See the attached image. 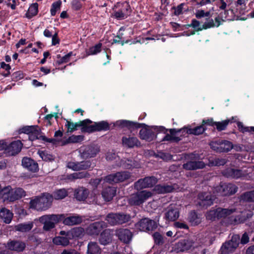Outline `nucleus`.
Returning a JSON list of instances; mask_svg holds the SVG:
<instances>
[{
	"instance_id": "1",
	"label": "nucleus",
	"mask_w": 254,
	"mask_h": 254,
	"mask_svg": "<svg viewBox=\"0 0 254 254\" xmlns=\"http://www.w3.org/2000/svg\"><path fill=\"white\" fill-rule=\"evenodd\" d=\"M52 201V195L49 193L43 194L31 199L30 202V207L37 211H45L50 208Z\"/></svg>"
},
{
	"instance_id": "2",
	"label": "nucleus",
	"mask_w": 254,
	"mask_h": 254,
	"mask_svg": "<svg viewBox=\"0 0 254 254\" xmlns=\"http://www.w3.org/2000/svg\"><path fill=\"white\" fill-rule=\"evenodd\" d=\"M154 131L163 132L165 134L167 129L162 126H154L151 127L143 128L139 131L140 137L141 139L147 141H152L156 137Z\"/></svg>"
},
{
	"instance_id": "3",
	"label": "nucleus",
	"mask_w": 254,
	"mask_h": 254,
	"mask_svg": "<svg viewBox=\"0 0 254 254\" xmlns=\"http://www.w3.org/2000/svg\"><path fill=\"white\" fill-rule=\"evenodd\" d=\"M64 215H44L40 217L39 221L43 224V229L49 231L55 227V225L63 217Z\"/></svg>"
},
{
	"instance_id": "4",
	"label": "nucleus",
	"mask_w": 254,
	"mask_h": 254,
	"mask_svg": "<svg viewBox=\"0 0 254 254\" xmlns=\"http://www.w3.org/2000/svg\"><path fill=\"white\" fill-rule=\"evenodd\" d=\"M130 219L129 215L124 213H109L106 218V220L111 226L122 224L128 222Z\"/></svg>"
},
{
	"instance_id": "5",
	"label": "nucleus",
	"mask_w": 254,
	"mask_h": 254,
	"mask_svg": "<svg viewBox=\"0 0 254 254\" xmlns=\"http://www.w3.org/2000/svg\"><path fill=\"white\" fill-rule=\"evenodd\" d=\"M152 193L150 191L143 190L131 194L128 202L132 205H139L150 197Z\"/></svg>"
},
{
	"instance_id": "6",
	"label": "nucleus",
	"mask_w": 254,
	"mask_h": 254,
	"mask_svg": "<svg viewBox=\"0 0 254 254\" xmlns=\"http://www.w3.org/2000/svg\"><path fill=\"white\" fill-rule=\"evenodd\" d=\"M119 10L115 12L114 16L118 19H125L129 16L131 12V8L127 1L118 2L115 6Z\"/></svg>"
},
{
	"instance_id": "7",
	"label": "nucleus",
	"mask_w": 254,
	"mask_h": 254,
	"mask_svg": "<svg viewBox=\"0 0 254 254\" xmlns=\"http://www.w3.org/2000/svg\"><path fill=\"white\" fill-rule=\"evenodd\" d=\"M237 191V187L232 184H221L214 189V193L221 195H229L236 193Z\"/></svg>"
},
{
	"instance_id": "8",
	"label": "nucleus",
	"mask_w": 254,
	"mask_h": 254,
	"mask_svg": "<svg viewBox=\"0 0 254 254\" xmlns=\"http://www.w3.org/2000/svg\"><path fill=\"white\" fill-rule=\"evenodd\" d=\"M130 177V174L128 172L124 171L109 175L106 177L104 180L105 182L110 184L124 182L129 179Z\"/></svg>"
},
{
	"instance_id": "9",
	"label": "nucleus",
	"mask_w": 254,
	"mask_h": 254,
	"mask_svg": "<svg viewBox=\"0 0 254 254\" xmlns=\"http://www.w3.org/2000/svg\"><path fill=\"white\" fill-rule=\"evenodd\" d=\"M157 227L156 223L152 220L148 218L141 219L139 222L135 225L136 229L140 231H151L156 229Z\"/></svg>"
},
{
	"instance_id": "10",
	"label": "nucleus",
	"mask_w": 254,
	"mask_h": 254,
	"mask_svg": "<svg viewBox=\"0 0 254 254\" xmlns=\"http://www.w3.org/2000/svg\"><path fill=\"white\" fill-rule=\"evenodd\" d=\"M240 238L238 235H233L231 240L225 244L221 247V250L223 253L228 254L234 251L239 244Z\"/></svg>"
},
{
	"instance_id": "11",
	"label": "nucleus",
	"mask_w": 254,
	"mask_h": 254,
	"mask_svg": "<svg viewBox=\"0 0 254 254\" xmlns=\"http://www.w3.org/2000/svg\"><path fill=\"white\" fill-rule=\"evenodd\" d=\"M180 215L179 207L176 204H170L166 209L165 213V218L169 221L177 220Z\"/></svg>"
},
{
	"instance_id": "12",
	"label": "nucleus",
	"mask_w": 254,
	"mask_h": 254,
	"mask_svg": "<svg viewBox=\"0 0 254 254\" xmlns=\"http://www.w3.org/2000/svg\"><path fill=\"white\" fill-rule=\"evenodd\" d=\"M107 226V224L104 221L95 222L88 226L86 232L90 235H98L103 228Z\"/></svg>"
},
{
	"instance_id": "13",
	"label": "nucleus",
	"mask_w": 254,
	"mask_h": 254,
	"mask_svg": "<svg viewBox=\"0 0 254 254\" xmlns=\"http://www.w3.org/2000/svg\"><path fill=\"white\" fill-rule=\"evenodd\" d=\"M198 198L199 205L204 207L211 205L214 199V196H212L210 192L200 193L198 194Z\"/></svg>"
},
{
	"instance_id": "14",
	"label": "nucleus",
	"mask_w": 254,
	"mask_h": 254,
	"mask_svg": "<svg viewBox=\"0 0 254 254\" xmlns=\"http://www.w3.org/2000/svg\"><path fill=\"white\" fill-rule=\"evenodd\" d=\"M91 163L89 161L80 162H69L67 164V167L73 170L79 171L86 170L90 168Z\"/></svg>"
},
{
	"instance_id": "15",
	"label": "nucleus",
	"mask_w": 254,
	"mask_h": 254,
	"mask_svg": "<svg viewBox=\"0 0 254 254\" xmlns=\"http://www.w3.org/2000/svg\"><path fill=\"white\" fill-rule=\"evenodd\" d=\"M22 166L32 172H37L39 170L38 164L30 158L25 157L22 160Z\"/></svg>"
},
{
	"instance_id": "16",
	"label": "nucleus",
	"mask_w": 254,
	"mask_h": 254,
	"mask_svg": "<svg viewBox=\"0 0 254 254\" xmlns=\"http://www.w3.org/2000/svg\"><path fill=\"white\" fill-rule=\"evenodd\" d=\"M92 121L89 119H86L77 123H74L70 121L66 120L65 127L67 128V132H72L77 129L79 127H82L86 124H91Z\"/></svg>"
},
{
	"instance_id": "17",
	"label": "nucleus",
	"mask_w": 254,
	"mask_h": 254,
	"mask_svg": "<svg viewBox=\"0 0 254 254\" xmlns=\"http://www.w3.org/2000/svg\"><path fill=\"white\" fill-rule=\"evenodd\" d=\"M116 235L119 239L125 243H129L132 237L131 232L127 229H120L116 231Z\"/></svg>"
},
{
	"instance_id": "18",
	"label": "nucleus",
	"mask_w": 254,
	"mask_h": 254,
	"mask_svg": "<svg viewBox=\"0 0 254 254\" xmlns=\"http://www.w3.org/2000/svg\"><path fill=\"white\" fill-rule=\"evenodd\" d=\"M14 196L13 190L11 187L7 186L2 189H0V197L2 198L3 201L8 200L9 201H14L15 199H12V197Z\"/></svg>"
},
{
	"instance_id": "19",
	"label": "nucleus",
	"mask_w": 254,
	"mask_h": 254,
	"mask_svg": "<svg viewBox=\"0 0 254 254\" xmlns=\"http://www.w3.org/2000/svg\"><path fill=\"white\" fill-rule=\"evenodd\" d=\"M28 137L29 139L31 141H33L37 139H41L45 141L48 142H53L55 141L54 139H49L45 136L41 135L39 128L37 127H36L34 130H33L31 133H30L28 136Z\"/></svg>"
},
{
	"instance_id": "20",
	"label": "nucleus",
	"mask_w": 254,
	"mask_h": 254,
	"mask_svg": "<svg viewBox=\"0 0 254 254\" xmlns=\"http://www.w3.org/2000/svg\"><path fill=\"white\" fill-rule=\"evenodd\" d=\"M82 150L80 149V151ZM99 148L97 145L89 146L85 147L82 152V156L84 157H93L99 152Z\"/></svg>"
},
{
	"instance_id": "21",
	"label": "nucleus",
	"mask_w": 254,
	"mask_h": 254,
	"mask_svg": "<svg viewBox=\"0 0 254 254\" xmlns=\"http://www.w3.org/2000/svg\"><path fill=\"white\" fill-rule=\"evenodd\" d=\"M82 221V217L77 214H74L65 218L63 221L64 224L68 226L78 225Z\"/></svg>"
},
{
	"instance_id": "22",
	"label": "nucleus",
	"mask_w": 254,
	"mask_h": 254,
	"mask_svg": "<svg viewBox=\"0 0 254 254\" xmlns=\"http://www.w3.org/2000/svg\"><path fill=\"white\" fill-rule=\"evenodd\" d=\"M7 248L12 251L22 252L25 248V244L18 241H12L7 244Z\"/></svg>"
},
{
	"instance_id": "23",
	"label": "nucleus",
	"mask_w": 254,
	"mask_h": 254,
	"mask_svg": "<svg viewBox=\"0 0 254 254\" xmlns=\"http://www.w3.org/2000/svg\"><path fill=\"white\" fill-rule=\"evenodd\" d=\"M123 144L129 148L139 146L140 143L138 139L134 137H123L122 138Z\"/></svg>"
},
{
	"instance_id": "24",
	"label": "nucleus",
	"mask_w": 254,
	"mask_h": 254,
	"mask_svg": "<svg viewBox=\"0 0 254 254\" xmlns=\"http://www.w3.org/2000/svg\"><path fill=\"white\" fill-rule=\"evenodd\" d=\"M84 234V230L81 227H76L67 232L66 237L69 239L82 237Z\"/></svg>"
},
{
	"instance_id": "25",
	"label": "nucleus",
	"mask_w": 254,
	"mask_h": 254,
	"mask_svg": "<svg viewBox=\"0 0 254 254\" xmlns=\"http://www.w3.org/2000/svg\"><path fill=\"white\" fill-rule=\"evenodd\" d=\"M223 174L227 178H232L234 179L240 178L244 175L242 171L232 168L225 170L223 172Z\"/></svg>"
},
{
	"instance_id": "26",
	"label": "nucleus",
	"mask_w": 254,
	"mask_h": 254,
	"mask_svg": "<svg viewBox=\"0 0 254 254\" xmlns=\"http://www.w3.org/2000/svg\"><path fill=\"white\" fill-rule=\"evenodd\" d=\"M205 167L202 161H189L183 165V168L186 170H196Z\"/></svg>"
},
{
	"instance_id": "27",
	"label": "nucleus",
	"mask_w": 254,
	"mask_h": 254,
	"mask_svg": "<svg viewBox=\"0 0 254 254\" xmlns=\"http://www.w3.org/2000/svg\"><path fill=\"white\" fill-rule=\"evenodd\" d=\"M116 193V190L115 188L108 187L103 190L102 195L105 201H109L113 199Z\"/></svg>"
},
{
	"instance_id": "28",
	"label": "nucleus",
	"mask_w": 254,
	"mask_h": 254,
	"mask_svg": "<svg viewBox=\"0 0 254 254\" xmlns=\"http://www.w3.org/2000/svg\"><path fill=\"white\" fill-rule=\"evenodd\" d=\"M221 24V19L219 17L212 19H206L205 22L202 25L203 29H206L213 27H218Z\"/></svg>"
},
{
	"instance_id": "29",
	"label": "nucleus",
	"mask_w": 254,
	"mask_h": 254,
	"mask_svg": "<svg viewBox=\"0 0 254 254\" xmlns=\"http://www.w3.org/2000/svg\"><path fill=\"white\" fill-rule=\"evenodd\" d=\"M101 249L97 243L90 242L87 245V254H101Z\"/></svg>"
},
{
	"instance_id": "30",
	"label": "nucleus",
	"mask_w": 254,
	"mask_h": 254,
	"mask_svg": "<svg viewBox=\"0 0 254 254\" xmlns=\"http://www.w3.org/2000/svg\"><path fill=\"white\" fill-rule=\"evenodd\" d=\"M89 194L88 190L84 188H79L75 191V197L79 201L84 200Z\"/></svg>"
},
{
	"instance_id": "31",
	"label": "nucleus",
	"mask_w": 254,
	"mask_h": 254,
	"mask_svg": "<svg viewBox=\"0 0 254 254\" xmlns=\"http://www.w3.org/2000/svg\"><path fill=\"white\" fill-rule=\"evenodd\" d=\"M0 217L4 222L9 224L12 220L13 214L8 209L3 208L0 211Z\"/></svg>"
},
{
	"instance_id": "32",
	"label": "nucleus",
	"mask_w": 254,
	"mask_h": 254,
	"mask_svg": "<svg viewBox=\"0 0 254 254\" xmlns=\"http://www.w3.org/2000/svg\"><path fill=\"white\" fill-rule=\"evenodd\" d=\"M121 166L127 169H130L134 168H138L140 167V164L138 162L130 159L122 160Z\"/></svg>"
},
{
	"instance_id": "33",
	"label": "nucleus",
	"mask_w": 254,
	"mask_h": 254,
	"mask_svg": "<svg viewBox=\"0 0 254 254\" xmlns=\"http://www.w3.org/2000/svg\"><path fill=\"white\" fill-rule=\"evenodd\" d=\"M182 129H176L175 128L170 129L169 131L170 134H166L163 137V141H179L180 139L178 137H176V134L177 132H180Z\"/></svg>"
},
{
	"instance_id": "34",
	"label": "nucleus",
	"mask_w": 254,
	"mask_h": 254,
	"mask_svg": "<svg viewBox=\"0 0 254 254\" xmlns=\"http://www.w3.org/2000/svg\"><path fill=\"white\" fill-rule=\"evenodd\" d=\"M112 241V236L109 230L103 231L100 235L99 242L101 244L106 245L110 243Z\"/></svg>"
},
{
	"instance_id": "35",
	"label": "nucleus",
	"mask_w": 254,
	"mask_h": 254,
	"mask_svg": "<svg viewBox=\"0 0 254 254\" xmlns=\"http://www.w3.org/2000/svg\"><path fill=\"white\" fill-rule=\"evenodd\" d=\"M33 227V223L29 222L28 223H21L18 224L15 226V229L18 231L26 232L31 230Z\"/></svg>"
},
{
	"instance_id": "36",
	"label": "nucleus",
	"mask_w": 254,
	"mask_h": 254,
	"mask_svg": "<svg viewBox=\"0 0 254 254\" xmlns=\"http://www.w3.org/2000/svg\"><path fill=\"white\" fill-rule=\"evenodd\" d=\"M38 12V4L37 3L32 4L27 12L26 13V17L29 19L31 18L34 16L36 15Z\"/></svg>"
},
{
	"instance_id": "37",
	"label": "nucleus",
	"mask_w": 254,
	"mask_h": 254,
	"mask_svg": "<svg viewBox=\"0 0 254 254\" xmlns=\"http://www.w3.org/2000/svg\"><path fill=\"white\" fill-rule=\"evenodd\" d=\"M22 144L19 140H16L11 143L9 146V149L12 154H17L19 152L22 148Z\"/></svg>"
},
{
	"instance_id": "38",
	"label": "nucleus",
	"mask_w": 254,
	"mask_h": 254,
	"mask_svg": "<svg viewBox=\"0 0 254 254\" xmlns=\"http://www.w3.org/2000/svg\"><path fill=\"white\" fill-rule=\"evenodd\" d=\"M216 210L217 218L225 217L235 211V209H226L222 208H218Z\"/></svg>"
},
{
	"instance_id": "39",
	"label": "nucleus",
	"mask_w": 254,
	"mask_h": 254,
	"mask_svg": "<svg viewBox=\"0 0 254 254\" xmlns=\"http://www.w3.org/2000/svg\"><path fill=\"white\" fill-rule=\"evenodd\" d=\"M53 242L57 245L66 246L69 244V238L67 237L58 236L53 239Z\"/></svg>"
},
{
	"instance_id": "40",
	"label": "nucleus",
	"mask_w": 254,
	"mask_h": 254,
	"mask_svg": "<svg viewBox=\"0 0 254 254\" xmlns=\"http://www.w3.org/2000/svg\"><path fill=\"white\" fill-rule=\"evenodd\" d=\"M187 132L188 134H192L194 135H199L202 133L205 130L202 124L201 126H198L195 128H186Z\"/></svg>"
},
{
	"instance_id": "41",
	"label": "nucleus",
	"mask_w": 254,
	"mask_h": 254,
	"mask_svg": "<svg viewBox=\"0 0 254 254\" xmlns=\"http://www.w3.org/2000/svg\"><path fill=\"white\" fill-rule=\"evenodd\" d=\"M219 152H228L233 148L232 143L228 141H223L219 142Z\"/></svg>"
},
{
	"instance_id": "42",
	"label": "nucleus",
	"mask_w": 254,
	"mask_h": 254,
	"mask_svg": "<svg viewBox=\"0 0 254 254\" xmlns=\"http://www.w3.org/2000/svg\"><path fill=\"white\" fill-rule=\"evenodd\" d=\"M173 189V188L170 186L157 185L154 190L156 193H163L170 192L172 191Z\"/></svg>"
},
{
	"instance_id": "43",
	"label": "nucleus",
	"mask_w": 254,
	"mask_h": 254,
	"mask_svg": "<svg viewBox=\"0 0 254 254\" xmlns=\"http://www.w3.org/2000/svg\"><path fill=\"white\" fill-rule=\"evenodd\" d=\"M89 174L86 172H76L70 174L67 176V178L70 180L75 179H81L88 177Z\"/></svg>"
},
{
	"instance_id": "44",
	"label": "nucleus",
	"mask_w": 254,
	"mask_h": 254,
	"mask_svg": "<svg viewBox=\"0 0 254 254\" xmlns=\"http://www.w3.org/2000/svg\"><path fill=\"white\" fill-rule=\"evenodd\" d=\"M191 246V244L186 240H181L177 244L178 250L182 252L189 250Z\"/></svg>"
},
{
	"instance_id": "45",
	"label": "nucleus",
	"mask_w": 254,
	"mask_h": 254,
	"mask_svg": "<svg viewBox=\"0 0 254 254\" xmlns=\"http://www.w3.org/2000/svg\"><path fill=\"white\" fill-rule=\"evenodd\" d=\"M67 195V191L65 189H63L54 191L52 196L53 198L54 197L56 199H62L64 198Z\"/></svg>"
},
{
	"instance_id": "46",
	"label": "nucleus",
	"mask_w": 254,
	"mask_h": 254,
	"mask_svg": "<svg viewBox=\"0 0 254 254\" xmlns=\"http://www.w3.org/2000/svg\"><path fill=\"white\" fill-rule=\"evenodd\" d=\"M38 154L43 160L51 161L54 160L55 157L46 151H39Z\"/></svg>"
},
{
	"instance_id": "47",
	"label": "nucleus",
	"mask_w": 254,
	"mask_h": 254,
	"mask_svg": "<svg viewBox=\"0 0 254 254\" xmlns=\"http://www.w3.org/2000/svg\"><path fill=\"white\" fill-rule=\"evenodd\" d=\"M89 124H86L84 126H82L81 128V130L82 132L90 133L97 131V130H96L97 127L96 122H95L93 125L88 126Z\"/></svg>"
},
{
	"instance_id": "48",
	"label": "nucleus",
	"mask_w": 254,
	"mask_h": 254,
	"mask_svg": "<svg viewBox=\"0 0 254 254\" xmlns=\"http://www.w3.org/2000/svg\"><path fill=\"white\" fill-rule=\"evenodd\" d=\"M89 124H86L84 126H82L81 128V130L82 132L90 133L97 131V130H96L97 127L96 122H95L93 125L88 126Z\"/></svg>"
},
{
	"instance_id": "49",
	"label": "nucleus",
	"mask_w": 254,
	"mask_h": 254,
	"mask_svg": "<svg viewBox=\"0 0 254 254\" xmlns=\"http://www.w3.org/2000/svg\"><path fill=\"white\" fill-rule=\"evenodd\" d=\"M96 127L98 131L102 130H107L109 129V125L108 123L106 121H101L99 122H96Z\"/></svg>"
},
{
	"instance_id": "50",
	"label": "nucleus",
	"mask_w": 254,
	"mask_h": 254,
	"mask_svg": "<svg viewBox=\"0 0 254 254\" xmlns=\"http://www.w3.org/2000/svg\"><path fill=\"white\" fill-rule=\"evenodd\" d=\"M13 190L14 196L11 198L12 199L17 200L25 195V192L21 188H16Z\"/></svg>"
},
{
	"instance_id": "51",
	"label": "nucleus",
	"mask_w": 254,
	"mask_h": 254,
	"mask_svg": "<svg viewBox=\"0 0 254 254\" xmlns=\"http://www.w3.org/2000/svg\"><path fill=\"white\" fill-rule=\"evenodd\" d=\"M235 6L237 10H239L240 13H243L244 10L246 7L245 0H237L235 2Z\"/></svg>"
},
{
	"instance_id": "52",
	"label": "nucleus",
	"mask_w": 254,
	"mask_h": 254,
	"mask_svg": "<svg viewBox=\"0 0 254 254\" xmlns=\"http://www.w3.org/2000/svg\"><path fill=\"white\" fill-rule=\"evenodd\" d=\"M189 219L192 225H197L200 222L199 218L195 212H191L190 213Z\"/></svg>"
},
{
	"instance_id": "53",
	"label": "nucleus",
	"mask_w": 254,
	"mask_h": 254,
	"mask_svg": "<svg viewBox=\"0 0 254 254\" xmlns=\"http://www.w3.org/2000/svg\"><path fill=\"white\" fill-rule=\"evenodd\" d=\"M83 140V136L81 135H72L69 136L66 141L67 143H77L80 142Z\"/></svg>"
},
{
	"instance_id": "54",
	"label": "nucleus",
	"mask_w": 254,
	"mask_h": 254,
	"mask_svg": "<svg viewBox=\"0 0 254 254\" xmlns=\"http://www.w3.org/2000/svg\"><path fill=\"white\" fill-rule=\"evenodd\" d=\"M61 4L62 2L61 1L55 2L52 4L50 10L51 14L52 16H55L57 12L60 10Z\"/></svg>"
},
{
	"instance_id": "55",
	"label": "nucleus",
	"mask_w": 254,
	"mask_h": 254,
	"mask_svg": "<svg viewBox=\"0 0 254 254\" xmlns=\"http://www.w3.org/2000/svg\"><path fill=\"white\" fill-rule=\"evenodd\" d=\"M102 47V44L99 43L95 46L91 47L89 49L88 54L89 55H95L99 53L101 51Z\"/></svg>"
},
{
	"instance_id": "56",
	"label": "nucleus",
	"mask_w": 254,
	"mask_h": 254,
	"mask_svg": "<svg viewBox=\"0 0 254 254\" xmlns=\"http://www.w3.org/2000/svg\"><path fill=\"white\" fill-rule=\"evenodd\" d=\"M229 120H224L222 122H218L215 123V126H216L217 129L218 130H224L227 126L228 125Z\"/></svg>"
},
{
	"instance_id": "57",
	"label": "nucleus",
	"mask_w": 254,
	"mask_h": 254,
	"mask_svg": "<svg viewBox=\"0 0 254 254\" xmlns=\"http://www.w3.org/2000/svg\"><path fill=\"white\" fill-rule=\"evenodd\" d=\"M242 199L245 201H254V190L245 193L242 196Z\"/></svg>"
},
{
	"instance_id": "58",
	"label": "nucleus",
	"mask_w": 254,
	"mask_h": 254,
	"mask_svg": "<svg viewBox=\"0 0 254 254\" xmlns=\"http://www.w3.org/2000/svg\"><path fill=\"white\" fill-rule=\"evenodd\" d=\"M147 185L145 181V178L143 179H140L134 184L135 188L137 190H141L144 188H147V187H144Z\"/></svg>"
},
{
	"instance_id": "59",
	"label": "nucleus",
	"mask_w": 254,
	"mask_h": 254,
	"mask_svg": "<svg viewBox=\"0 0 254 254\" xmlns=\"http://www.w3.org/2000/svg\"><path fill=\"white\" fill-rule=\"evenodd\" d=\"M145 181L147 185L144 187H147V188L152 187L155 185L157 182V179L154 177H149L145 178Z\"/></svg>"
},
{
	"instance_id": "60",
	"label": "nucleus",
	"mask_w": 254,
	"mask_h": 254,
	"mask_svg": "<svg viewBox=\"0 0 254 254\" xmlns=\"http://www.w3.org/2000/svg\"><path fill=\"white\" fill-rule=\"evenodd\" d=\"M226 163L225 159L215 158L209 162L210 165L211 166H221L224 165Z\"/></svg>"
},
{
	"instance_id": "61",
	"label": "nucleus",
	"mask_w": 254,
	"mask_h": 254,
	"mask_svg": "<svg viewBox=\"0 0 254 254\" xmlns=\"http://www.w3.org/2000/svg\"><path fill=\"white\" fill-rule=\"evenodd\" d=\"M207 219L213 220L217 217V210L216 209H212L209 210L206 214Z\"/></svg>"
},
{
	"instance_id": "62",
	"label": "nucleus",
	"mask_w": 254,
	"mask_h": 254,
	"mask_svg": "<svg viewBox=\"0 0 254 254\" xmlns=\"http://www.w3.org/2000/svg\"><path fill=\"white\" fill-rule=\"evenodd\" d=\"M189 26L195 29L197 31H201L203 29L202 26L200 27V22L195 19L192 20L191 23Z\"/></svg>"
},
{
	"instance_id": "63",
	"label": "nucleus",
	"mask_w": 254,
	"mask_h": 254,
	"mask_svg": "<svg viewBox=\"0 0 254 254\" xmlns=\"http://www.w3.org/2000/svg\"><path fill=\"white\" fill-rule=\"evenodd\" d=\"M216 5L220 10H224L225 13L228 12L226 10L227 3L224 0H217Z\"/></svg>"
},
{
	"instance_id": "64",
	"label": "nucleus",
	"mask_w": 254,
	"mask_h": 254,
	"mask_svg": "<svg viewBox=\"0 0 254 254\" xmlns=\"http://www.w3.org/2000/svg\"><path fill=\"white\" fill-rule=\"evenodd\" d=\"M238 126L239 129H240V130L242 132H247L251 131H254V127H245L242 123L239 122L238 123Z\"/></svg>"
}]
</instances>
